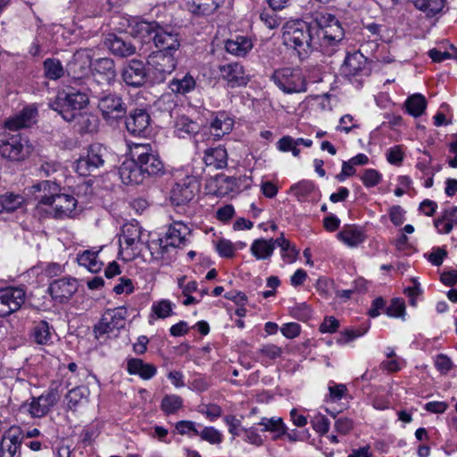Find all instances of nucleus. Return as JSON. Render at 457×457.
<instances>
[{"label": "nucleus", "mask_w": 457, "mask_h": 457, "mask_svg": "<svg viewBox=\"0 0 457 457\" xmlns=\"http://www.w3.org/2000/svg\"><path fill=\"white\" fill-rule=\"evenodd\" d=\"M284 44L295 50L299 58L307 57L311 49L319 44L312 34V28L303 21L287 23L283 28Z\"/></svg>", "instance_id": "nucleus-1"}, {"label": "nucleus", "mask_w": 457, "mask_h": 457, "mask_svg": "<svg viewBox=\"0 0 457 457\" xmlns=\"http://www.w3.org/2000/svg\"><path fill=\"white\" fill-rule=\"evenodd\" d=\"M191 235L190 228L182 221H173L168 228L163 237L152 241L149 249L152 254L156 253V258L162 257L170 247L185 246Z\"/></svg>", "instance_id": "nucleus-2"}, {"label": "nucleus", "mask_w": 457, "mask_h": 457, "mask_svg": "<svg viewBox=\"0 0 457 457\" xmlns=\"http://www.w3.org/2000/svg\"><path fill=\"white\" fill-rule=\"evenodd\" d=\"M88 102V96L85 93L75 90L62 91L59 92L55 99L50 103V107L68 121L72 120L75 115L82 112Z\"/></svg>", "instance_id": "nucleus-3"}, {"label": "nucleus", "mask_w": 457, "mask_h": 457, "mask_svg": "<svg viewBox=\"0 0 457 457\" xmlns=\"http://www.w3.org/2000/svg\"><path fill=\"white\" fill-rule=\"evenodd\" d=\"M271 79L286 94L302 93L307 90V82L302 71L285 67L276 70Z\"/></svg>", "instance_id": "nucleus-4"}, {"label": "nucleus", "mask_w": 457, "mask_h": 457, "mask_svg": "<svg viewBox=\"0 0 457 457\" xmlns=\"http://www.w3.org/2000/svg\"><path fill=\"white\" fill-rule=\"evenodd\" d=\"M96 97L98 98V108L107 123L116 124L126 117L128 106L119 94L110 92L101 94Z\"/></svg>", "instance_id": "nucleus-5"}, {"label": "nucleus", "mask_w": 457, "mask_h": 457, "mask_svg": "<svg viewBox=\"0 0 457 457\" xmlns=\"http://www.w3.org/2000/svg\"><path fill=\"white\" fill-rule=\"evenodd\" d=\"M317 22V37L321 46H336L344 39L345 30L335 15L330 13L321 14Z\"/></svg>", "instance_id": "nucleus-6"}, {"label": "nucleus", "mask_w": 457, "mask_h": 457, "mask_svg": "<svg viewBox=\"0 0 457 457\" xmlns=\"http://www.w3.org/2000/svg\"><path fill=\"white\" fill-rule=\"evenodd\" d=\"M127 317L128 311L124 306L107 309L94 327L96 337L99 339L104 335L119 332L125 328Z\"/></svg>", "instance_id": "nucleus-7"}, {"label": "nucleus", "mask_w": 457, "mask_h": 457, "mask_svg": "<svg viewBox=\"0 0 457 457\" xmlns=\"http://www.w3.org/2000/svg\"><path fill=\"white\" fill-rule=\"evenodd\" d=\"M31 151L29 140L20 133L10 134L0 139V154L12 162L27 158Z\"/></svg>", "instance_id": "nucleus-8"}, {"label": "nucleus", "mask_w": 457, "mask_h": 457, "mask_svg": "<svg viewBox=\"0 0 457 457\" xmlns=\"http://www.w3.org/2000/svg\"><path fill=\"white\" fill-rule=\"evenodd\" d=\"M177 53L154 51L147 57L154 79L157 83L163 82L166 77L176 69L178 64Z\"/></svg>", "instance_id": "nucleus-9"}, {"label": "nucleus", "mask_w": 457, "mask_h": 457, "mask_svg": "<svg viewBox=\"0 0 457 457\" xmlns=\"http://www.w3.org/2000/svg\"><path fill=\"white\" fill-rule=\"evenodd\" d=\"M108 155L106 147L100 144H92L87 153L76 162V171L79 175L87 177L104 164Z\"/></svg>", "instance_id": "nucleus-10"}, {"label": "nucleus", "mask_w": 457, "mask_h": 457, "mask_svg": "<svg viewBox=\"0 0 457 457\" xmlns=\"http://www.w3.org/2000/svg\"><path fill=\"white\" fill-rule=\"evenodd\" d=\"M201 173L187 175L179 179L170 192V200L176 205H184L189 203L199 191L200 183L198 178Z\"/></svg>", "instance_id": "nucleus-11"}, {"label": "nucleus", "mask_w": 457, "mask_h": 457, "mask_svg": "<svg viewBox=\"0 0 457 457\" xmlns=\"http://www.w3.org/2000/svg\"><path fill=\"white\" fill-rule=\"evenodd\" d=\"M60 395L56 387H50L37 397H31L30 402H26L22 407L26 409L32 418L45 417L57 403Z\"/></svg>", "instance_id": "nucleus-12"}, {"label": "nucleus", "mask_w": 457, "mask_h": 457, "mask_svg": "<svg viewBox=\"0 0 457 457\" xmlns=\"http://www.w3.org/2000/svg\"><path fill=\"white\" fill-rule=\"evenodd\" d=\"M142 229L137 223H127L122 227V234L119 238L120 254L125 253L127 260L132 259L139 252Z\"/></svg>", "instance_id": "nucleus-13"}, {"label": "nucleus", "mask_w": 457, "mask_h": 457, "mask_svg": "<svg viewBox=\"0 0 457 457\" xmlns=\"http://www.w3.org/2000/svg\"><path fill=\"white\" fill-rule=\"evenodd\" d=\"M340 72L342 76L351 80L354 78L370 76L371 68L368 59L360 51H356L347 54L340 68Z\"/></svg>", "instance_id": "nucleus-14"}, {"label": "nucleus", "mask_w": 457, "mask_h": 457, "mask_svg": "<svg viewBox=\"0 0 457 457\" xmlns=\"http://www.w3.org/2000/svg\"><path fill=\"white\" fill-rule=\"evenodd\" d=\"M25 299L26 291L21 287L0 288V317H7L20 310Z\"/></svg>", "instance_id": "nucleus-15"}, {"label": "nucleus", "mask_w": 457, "mask_h": 457, "mask_svg": "<svg viewBox=\"0 0 457 457\" xmlns=\"http://www.w3.org/2000/svg\"><path fill=\"white\" fill-rule=\"evenodd\" d=\"M92 54L88 49L78 50L68 62L66 70L68 75L74 79L87 77L92 71Z\"/></svg>", "instance_id": "nucleus-16"}, {"label": "nucleus", "mask_w": 457, "mask_h": 457, "mask_svg": "<svg viewBox=\"0 0 457 457\" xmlns=\"http://www.w3.org/2000/svg\"><path fill=\"white\" fill-rule=\"evenodd\" d=\"M147 72L143 61L132 59L124 66L121 78L124 83L131 87H141L146 82Z\"/></svg>", "instance_id": "nucleus-17"}, {"label": "nucleus", "mask_w": 457, "mask_h": 457, "mask_svg": "<svg viewBox=\"0 0 457 457\" xmlns=\"http://www.w3.org/2000/svg\"><path fill=\"white\" fill-rule=\"evenodd\" d=\"M43 204L52 206L54 217H70L77 206V200L71 195L60 194L43 198Z\"/></svg>", "instance_id": "nucleus-18"}, {"label": "nucleus", "mask_w": 457, "mask_h": 457, "mask_svg": "<svg viewBox=\"0 0 457 457\" xmlns=\"http://www.w3.org/2000/svg\"><path fill=\"white\" fill-rule=\"evenodd\" d=\"M125 118L126 129L131 135L145 137L150 133L151 118L145 110L134 109Z\"/></svg>", "instance_id": "nucleus-19"}, {"label": "nucleus", "mask_w": 457, "mask_h": 457, "mask_svg": "<svg viewBox=\"0 0 457 457\" xmlns=\"http://www.w3.org/2000/svg\"><path fill=\"white\" fill-rule=\"evenodd\" d=\"M77 290L78 283L73 278H62L54 280L48 288L52 298L59 303L69 301Z\"/></svg>", "instance_id": "nucleus-20"}, {"label": "nucleus", "mask_w": 457, "mask_h": 457, "mask_svg": "<svg viewBox=\"0 0 457 457\" xmlns=\"http://www.w3.org/2000/svg\"><path fill=\"white\" fill-rule=\"evenodd\" d=\"M156 51L178 53L180 42L179 34L173 29L160 26L153 37Z\"/></svg>", "instance_id": "nucleus-21"}, {"label": "nucleus", "mask_w": 457, "mask_h": 457, "mask_svg": "<svg viewBox=\"0 0 457 457\" xmlns=\"http://www.w3.org/2000/svg\"><path fill=\"white\" fill-rule=\"evenodd\" d=\"M220 77L231 88L245 86L249 79L244 67L239 62H230L219 67Z\"/></svg>", "instance_id": "nucleus-22"}, {"label": "nucleus", "mask_w": 457, "mask_h": 457, "mask_svg": "<svg viewBox=\"0 0 457 457\" xmlns=\"http://www.w3.org/2000/svg\"><path fill=\"white\" fill-rule=\"evenodd\" d=\"M22 444L21 429L10 428L2 436L0 442V457H14Z\"/></svg>", "instance_id": "nucleus-23"}, {"label": "nucleus", "mask_w": 457, "mask_h": 457, "mask_svg": "<svg viewBox=\"0 0 457 457\" xmlns=\"http://www.w3.org/2000/svg\"><path fill=\"white\" fill-rule=\"evenodd\" d=\"M92 72L95 77L105 81L108 85L113 83L117 76L113 60L107 57L94 61Z\"/></svg>", "instance_id": "nucleus-24"}, {"label": "nucleus", "mask_w": 457, "mask_h": 457, "mask_svg": "<svg viewBox=\"0 0 457 457\" xmlns=\"http://www.w3.org/2000/svg\"><path fill=\"white\" fill-rule=\"evenodd\" d=\"M119 175L122 183L126 185H138L145 179L139 166L130 160L124 161L119 168Z\"/></svg>", "instance_id": "nucleus-25"}, {"label": "nucleus", "mask_w": 457, "mask_h": 457, "mask_svg": "<svg viewBox=\"0 0 457 457\" xmlns=\"http://www.w3.org/2000/svg\"><path fill=\"white\" fill-rule=\"evenodd\" d=\"M127 371L130 375H137L144 380L153 378L157 373L155 365L145 362L139 358H129L127 360Z\"/></svg>", "instance_id": "nucleus-26"}, {"label": "nucleus", "mask_w": 457, "mask_h": 457, "mask_svg": "<svg viewBox=\"0 0 457 457\" xmlns=\"http://www.w3.org/2000/svg\"><path fill=\"white\" fill-rule=\"evenodd\" d=\"M234 126V120L225 112H219L210 125V133L214 139L219 140L228 134Z\"/></svg>", "instance_id": "nucleus-27"}, {"label": "nucleus", "mask_w": 457, "mask_h": 457, "mask_svg": "<svg viewBox=\"0 0 457 457\" xmlns=\"http://www.w3.org/2000/svg\"><path fill=\"white\" fill-rule=\"evenodd\" d=\"M203 161L207 167L212 169H223L227 167L228 164L227 150L221 145L207 148L204 151Z\"/></svg>", "instance_id": "nucleus-28"}, {"label": "nucleus", "mask_w": 457, "mask_h": 457, "mask_svg": "<svg viewBox=\"0 0 457 457\" xmlns=\"http://www.w3.org/2000/svg\"><path fill=\"white\" fill-rule=\"evenodd\" d=\"M105 46L114 55L122 58L129 57L136 53L134 45L115 35H110L106 38Z\"/></svg>", "instance_id": "nucleus-29"}, {"label": "nucleus", "mask_w": 457, "mask_h": 457, "mask_svg": "<svg viewBox=\"0 0 457 457\" xmlns=\"http://www.w3.org/2000/svg\"><path fill=\"white\" fill-rule=\"evenodd\" d=\"M290 192L298 201H315L320 196V191L314 184L308 180L300 181L290 187Z\"/></svg>", "instance_id": "nucleus-30"}, {"label": "nucleus", "mask_w": 457, "mask_h": 457, "mask_svg": "<svg viewBox=\"0 0 457 457\" xmlns=\"http://www.w3.org/2000/svg\"><path fill=\"white\" fill-rule=\"evenodd\" d=\"M196 86V81L194 77L187 73L181 78L175 77L169 83V88L175 95L185 96L192 92Z\"/></svg>", "instance_id": "nucleus-31"}, {"label": "nucleus", "mask_w": 457, "mask_h": 457, "mask_svg": "<svg viewBox=\"0 0 457 457\" xmlns=\"http://www.w3.org/2000/svg\"><path fill=\"white\" fill-rule=\"evenodd\" d=\"M37 110L31 107H25L14 118L8 120L5 122L6 128L9 129H19L21 128L29 127L35 120Z\"/></svg>", "instance_id": "nucleus-32"}, {"label": "nucleus", "mask_w": 457, "mask_h": 457, "mask_svg": "<svg viewBox=\"0 0 457 457\" xmlns=\"http://www.w3.org/2000/svg\"><path fill=\"white\" fill-rule=\"evenodd\" d=\"M145 178L146 176H158L163 174L164 166L162 162L160 160L158 154L154 152L149 154L142 162H137Z\"/></svg>", "instance_id": "nucleus-33"}, {"label": "nucleus", "mask_w": 457, "mask_h": 457, "mask_svg": "<svg viewBox=\"0 0 457 457\" xmlns=\"http://www.w3.org/2000/svg\"><path fill=\"white\" fill-rule=\"evenodd\" d=\"M97 121L95 115L86 111L75 115L72 120H68V122H72L74 128L80 133L94 132L97 128Z\"/></svg>", "instance_id": "nucleus-34"}, {"label": "nucleus", "mask_w": 457, "mask_h": 457, "mask_svg": "<svg viewBox=\"0 0 457 457\" xmlns=\"http://www.w3.org/2000/svg\"><path fill=\"white\" fill-rule=\"evenodd\" d=\"M223 0H187L188 10L195 15L213 13Z\"/></svg>", "instance_id": "nucleus-35"}, {"label": "nucleus", "mask_w": 457, "mask_h": 457, "mask_svg": "<svg viewBox=\"0 0 457 457\" xmlns=\"http://www.w3.org/2000/svg\"><path fill=\"white\" fill-rule=\"evenodd\" d=\"M276 242L275 239H256L251 245L252 254L258 260H266L270 258L275 249Z\"/></svg>", "instance_id": "nucleus-36"}, {"label": "nucleus", "mask_w": 457, "mask_h": 457, "mask_svg": "<svg viewBox=\"0 0 457 457\" xmlns=\"http://www.w3.org/2000/svg\"><path fill=\"white\" fill-rule=\"evenodd\" d=\"M98 251L84 250L77 254L79 265L87 268L89 271L96 273L101 270L103 262L98 259Z\"/></svg>", "instance_id": "nucleus-37"}, {"label": "nucleus", "mask_w": 457, "mask_h": 457, "mask_svg": "<svg viewBox=\"0 0 457 457\" xmlns=\"http://www.w3.org/2000/svg\"><path fill=\"white\" fill-rule=\"evenodd\" d=\"M252 47V42L241 36L237 37L235 39H228L225 44L227 52L237 56H245Z\"/></svg>", "instance_id": "nucleus-38"}, {"label": "nucleus", "mask_w": 457, "mask_h": 457, "mask_svg": "<svg viewBox=\"0 0 457 457\" xmlns=\"http://www.w3.org/2000/svg\"><path fill=\"white\" fill-rule=\"evenodd\" d=\"M337 237L345 245L352 247L357 246L365 239L363 232L354 226L344 228V229L337 234Z\"/></svg>", "instance_id": "nucleus-39"}, {"label": "nucleus", "mask_w": 457, "mask_h": 457, "mask_svg": "<svg viewBox=\"0 0 457 457\" xmlns=\"http://www.w3.org/2000/svg\"><path fill=\"white\" fill-rule=\"evenodd\" d=\"M60 190V186L55 181L42 180L31 187L32 193H38L36 198L43 204V198L55 195Z\"/></svg>", "instance_id": "nucleus-40"}, {"label": "nucleus", "mask_w": 457, "mask_h": 457, "mask_svg": "<svg viewBox=\"0 0 457 457\" xmlns=\"http://www.w3.org/2000/svg\"><path fill=\"white\" fill-rule=\"evenodd\" d=\"M404 104L409 114L419 117L427 108V100L421 94H414L407 98Z\"/></svg>", "instance_id": "nucleus-41"}, {"label": "nucleus", "mask_w": 457, "mask_h": 457, "mask_svg": "<svg viewBox=\"0 0 457 457\" xmlns=\"http://www.w3.org/2000/svg\"><path fill=\"white\" fill-rule=\"evenodd\" d=\"M24 203V197L18 194L5 193L0 195V212H12L21 208Z\"/></svg>", "instance_id": "nucleus-42"}, {"label": "nucleus", "mask_w": 457, "mask_h": 457, "mask_svg": "<svg viewBox=\"0 0 457 457\" xmlns=\"http://www.w3.org/2000/svg\"><path fill=\"white\" fill-rule=\"evenodd\" d=\"M159 27L160 25L155 21L149 22L145 21H141L134 24L132 28V32L143 40H145L147 38L153 40V37L156 33V30L159 29Z\"/></svg>", "instance_id": "nucleus-43"}, {"label": "nucleus", "mask_w": 457, "mask_h": 457, "mask_svg": "<svg viewBox=\"0 0 457 457\" xmlns=\"http://www.w3.org/2000/svg\"><path fill=\"white\" fill-rule=\"evenodd\" d=\"M276 245L281 248V257L287 263H293L299 254V251L295 245H292L289 240L284 237L283 234L280 237L275 239Z\"/></svg>", "instance_id": "nucleus-44"}, {"label": "nucleus", "mask_w": 457, "mask_h": 457, "mask_svg": "<svg viewBox=\"0 0 457 457\" xmlns=\"http://www.w3.org/2000/svg\"><path fill=\"white\" fill-rule=\"evenodd\" d=\"M414 6L426 12L428 16H434L440 12L445 6V0H411Z\"/></svg>", "instance_id": "nucleus-45"}, {"label": "nucleus", "mask_w": 457, "mask_h": 457, "mask_svg": "<svg viewBox=\"0 0 457 457\" xmlns=\"http://www.w3.org/2000/svg\"><path fill=\"white\" fill-rule=\"evenodd\" d=\"M89 390L86 386L72 388L66 395L68 408L74 411L83 401L87 400Z\"/></svg>", "instance_id": "nucleus-46"}, {"label": "nucleus", "mask_w": 457, "mask_h": 457, "mask_svg": "<svg viewBox=\"0 0 457 457\" xmlns=\"http://www.w3.org/2000/svg\"><path fill=\"white\" fill-rule=\"evenodd\" d=\"M198 129V125L191 120L188 117H178L175 121V133L179 137H185L187 135L190 136L195 133Z\"/></svg>", "instance_id": "nucleus-47"}, {"label": "nucleus", "mask_w": 457, "mask_h": 457, "mask_svg": "<svg viewBox=\"0 0 457 457\" xmlns=\"http://www.w3.org/2000/svg\"><path fill=\"white\" fill-rule=\"evenodd\" d=\"M45 76L49 79H58L64 74V69L58 59L47 58L43 62Z\"/></svg>", "instance_id": "nucleus-48"}, {"label": "nucleus", "mask_w": 457, "mask_h": 457, "mask_svg": "<svg viewBox=\"0 0 457 457\" xmlns=\"http://www.w3.org/2000/svg\"><path fill=\"white\" fill-rule=\"evenodd\" d=\"M256 353L258 354L256 361H259L262 363H267L268 361L279 358L282 354V349L276 345L267 344L263 345Z\"/></svg>", "instance_id": "nucleus-49"}, {"label": "nucleus", "mask_w": 457, "mask_h": 457, "mask_svg": "<svg viewBox=\"0 0 457 457\" xmlns=\"http://www.w3.org/2000/svg\"><path fill=\"white\" fill-rule=\"evenodd\" d=\"M34 341L38 345H48L52 339V332L49 324L45 321H39L33 329Z\"/></svg>", "instance_id": "nucleus-50"}, {"label": "nucleus", "mask_w": 457, "mask_h": 457, "mask_svg": "<svg viewBox=\"0 0 457 457\" xmlns=\"http://www.w3.org/2000/svg\"><path fill=\"white\" fill-rule=\"evenodd\" d=\"M173 303L170 300L154 302L151 307V317L165 319L172 315Z\"/></svg>", "instance_id": "nucleus-51"}, {"label": "nucleus", "mask_w": 457, "mask_h": 457, "mask_svg": "<svg viewBox=\"0 0 457 457\" xmlns=\"http://www.w3.org/2000/svg\"><path fill=\"white\" fill-rule=\"evenodd\" d=\"M183 405V399L177 395H166L161 403L162 411L167 414H173Z\"/></svg>", "instance_id": "nucleus-52"}, {"label": "nucleus", "mask_w": 457, "mask_h": 457, "mask_svg": "<svg viewBox=\"0 0 457 457\" xmlns=\"http://www.w3.org/2000/svg\"><path fill=\"white\" fill-rule=\"evenodd\" d=\"M154 152L150 144L134 143L129 148V160L135 162H142V160Z\"/></svg>", "instance_id": "nucleus-53"}, {"label": "nucleus", "mask_w": 457, "mask_h": 457, "mask_svg": "<svg viewBox=\"0 0 457 457\" xmlns=\"http://www.w3.org/2000/svg\"><path fill=\"white\" fill-rule=\"evenodd\" d=\"M203 441L211 445H220L223 441V435L214 427H204L199 430L198 435Z\"/></svg>", "instance_id": "nucleus-54"}, {"label": "nucleus", "mask_w": 457, "mask_h": 457, "mask_svg": "<svg viewBox=\"0 0 457 457\" xmlns=\"http://www.w3.org/2000/svg\"><path fill=\"white\" fill-rule=\"evenodd\" d=\"M262 426V431L286 433V425L281 418H262L259 422Z\"/></svg>", "instance_id": "nucleus-55"}, {"label": "nucleus", "mask_w": 457, "mask_h": 457, "mask_svg": "<svg viewBox=\"0 0 457 457\" xmlns=\"http://www.w3.org/2000/svg\"><path fill=\"white\" fill-rule=\"evenodd\" d=\"M368 326H361L357 328H350L343 331L337 340V342L340 345H345L350 343L351 341L363 336L368 331Z\"/></svg>", "instance_id": "nucleus-56"}, {"label": "nucleus", "mask_w": 457, "mask_h": 457, "mask_svg": "<svg viewBox=\"0 0 457 457\" xmlns=\"http://www.w3.org/2000/svg\"><path fill=\"white\" fill-rule=\"evenodd\" d=\"M442 216L446 220V223H444V228H439V233L448 234L453 226H457V206L445 209Z\"/></svg>", "instance_id": "nucleus-57"}, {"label": "nucleus", "mask_w": 457, "mask_h": 457, "mask_svg": "<svg viewBox=\"0 0 457 457\" xmlns=\"http://www.w3.org/2000/svg\"><path fill=\"white\" fill-rule=\"evenodd\" d=\"M382 175L375 169H367L363 171L361 180L366 187H372L380 183Z\"/></svg>", "instance_id": "nucleus-58"}, {"label": "nucleus", "mask_w": 457, "mask_h": 457, "mask_svg": "<svg viewBox=\"0 0 457 457\" xmlns=\"http://www.w3.org/2000/svg\"><path fill=\"white\" fill-rule=\"evenodd\" d=\"M386 313L390 317L403 318L405 314V303L403 299L395 298L386 309Z\"/></svg>", "instance_id": "nucleus-59"}, {"label": "nucleus", "mask_w": 457, "mask_h": 457, "mask_svg": "<svg viewBox=\"0 0 457 457\" xmlns=\"http://www.w3.org/2000/svg\"><path fill=\"white\" fill-rule=\"evenodd\" d=\"M262 21L270 29L278 28L281 22L282 18L276 13V10L263 12L260 16Z\"/></svg>", "instance_id": "nucleus-60"}, {"label": "nucleus", "mask_w": 457, "mask_h": 457, "mask_svg": "<svg viewBox=\"0 0 457 457\" xmlns=\"http://www.w3.org/2000/svg\"><path fill=\"white\" fill-rule=\"evenodd\" d=\"M403 152L402 145H395L386 152V160L390 164L399 166L403 161Z\"/></svg>", "instance_id": "nucleus-61"}, {"label": "nucleus", "mask_w": 457, "mask_h": 457, "mask_svg": "<svg viewBox=\"0 0 457 457\" xmlns=\"http://www.w3.org/2000/svg\"><path fill=\"white\" fill-rule=\"evenodd\" d=\"M312 426L317 433L324 435L328 432L330 422L328 418L319 414L312 420Z\"/></svg>", "instance_id": "nucleus-62"}, {"label": "nucleus", "mask_w": 457, "mask_h": 457, "mask_svg": "<svg viewBox=\"0 0 457 457\" xmlns=\"http://www.w3.org/2000/svg\"><path fill=\"white\" fill-rule=\"evenodd\" d=\"M339 328V321L333 316L325 317L322 323L320 325L319 330L320 333H334Z\"/></svg>", "instance_id": "nucleus-63"}, {"label": "nucleus", "mask_w": 457, "mask_h": 457, "mask_svg": "<svg viewBox=\"0 0 457 457\" xmlns=\"http://www.w3.org/2000/svg\"><path fill=\"white\" fill-rule=\"evenodd\" d=\"M176 429L180 435H187L192 432L195 436L198 435V428L196 423L191 420H180L176 423Z\"/></svg>", "instance_id": "nucleus-64"}]
</instances>
